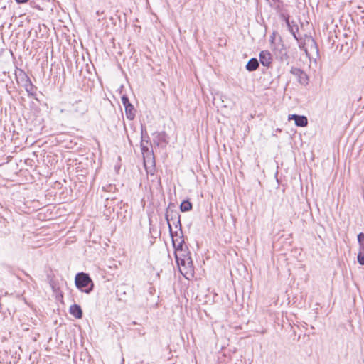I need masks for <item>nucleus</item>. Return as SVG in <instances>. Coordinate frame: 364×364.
<instances>
[{
  "label": "nucleus",
  "mask_w": 364,
  "mask_h": 364,
  "mask_svg": "<svg viewBox=\"0 0 364 364\" xmlns=\"http://www.w3.org/2000/svg\"><path fill=\"white\" fill-rule=\"evenodd\" d=\"M15 77L18 85H22L29 96H34L36 93L37 87L32 83L29 77L22 69L16 68Z\"/></svg>",
  "instance_id": "1"
},
{
  "label": "nucleus",
  "mask_w": 364,
  "mask_h": 364,
  "mask_svg": "<svg viewBox=\"0 0 364 364\" xmlns=\"http://www.w3.org/2000/svg\"><path fill=\"white\" fill-rule=\"evenodd\" d=\"M75 284L80 291L87 294H90L94 289V283L89 274L83 272L75 275Z\"/></svg>",
  "instance_id": "2"
},
{
  "label": "nucleus",
  "mask_w": 364,
  "mask_h": 364,
  "mask_svg": "<svg viewBox=\"0 0 364 364\" xmlns=\"http://www.w3.org/2000/svg\"><path fill=\"white\" fill-rule=\"evenodd\" d=\"M172 207L174 208L175 205L174 203H171L166 210L165 219L167 221L168 227L169 224H171V222H172L176 228L181 230L182 227L181 222V215L178 210L172 209Z\"/></svg>",
  "instance_id": "3"
},
{
  "label": "nucleus",
  "mask_w": 364,
  "mask_h": 364,
  "mask_svg": "<svg viewBox=\"0 0 364 364\" xmlns=\"http://www.w3.org/2000/svg\"><path fill=\"white\" fill-rule=\"evenodd\" d=\"M301 50H304L306 55H309V52L315 53L318 55V47L316 41L311 36H305L304 44L299 46Z\"/></svg>",
  "instance_id": "4"
},
{
  "label": "nucleus",
  "mask_w": 364,
  "mask_h": 364,
  "mask_svg": "<svg viewBox=\"0 0 364 364\" xmlns=\"http://www.w3.org/2000/svg\"><path fill=\"white\" fill-rule=\"evenodd\" d=\"M88 110V100L86 97L80 98L72 105V112L77 115L81 116Z\"/></svg>",
  "instance_id": "5"
},
{
  "label": "nucleus",
  "mask_w": 364,
  "mask_h": 364,
  "mask_svg": "<svg viewBox=\"0 0 364 364\" xmlns=\"http://www.w3.org/2000/svg\"><path fill=\"white\" fill-rule=\"evenodd\" d=\"M121 100L124 107L127 118L129 120H133L135 117L136 110L133 105L129 102L128 96L123 95L121 97Z\"/></svg>",
  "instance_id": "6"
},
{
  "label": "nucleus",
  "mask_w": 364,
  "mask_h": 364,
  "mask_svg": "<svg viewBox=\"0 0 364 364\" xmlns=\"http://www.w3.org/2000/svg\"><path fill=\"white\" fill-rule=\"evenodd\" d=\"M290 73L296 77L297 82L301 85H306L309 83L307 74L299 68L291 67Z\"/></svg>",
  "instance_id": "7"
},
{
  "label": "nucleus",
  "mask_w": 364,
  "mask_h": 364,
  "mask_svg": "<svg viewBox=\"0 0 364 364\" xmlns=\"http://www.w3.org/2000/svg\"><path fill=\"white\" fill-rule=\"evenodd\" d=\"M274 55L277 60L280 62H286L289 63V56L288 55L287 48L284 44L278 45L274 49Z\"/></svg>",
  "instance_id": "8"
},
{
  "label": "nucleus",
  "mask_w": 364,
  "mask_h": 364,
  "mask_svg": "<svg viewBox=\"0 0 364 364\" xmlns=\"http://www.w3.org/2000/svg\"><path fill=\"white\" fill-rule=\"evenodd\" d=\"M259 60L261 64L267 68H269L272 63V57L269 51L262 50L259 55Z\"/></svg>",
  "instance_id": "9"
},
{
  "label": "nucleus",
  "mask_w": 364,
  "mask_h": 364,
  "mask_svg": "<svg viewBox=\"0 0 364 364\" xmlns=\"http://www.w3.org/2000/svg\"><path fill=\"white\" fill-rule=\"evenodd\" d=\"M289 120H294V123L297 127H304L308 124L307 117L304 115L290 114L289 115Z\"/></svg>",
  "instance_id": "10"
},
{
  "label": "nucleus",
  "mask_w": 364,
  "mask_h": 364,
  "mask_svg": "<svg viewBox=\"0 0 364 364\" xmlns=\"http://www.w3.org/2000/svg\"><path fill=\"white\" fill-rule=\"evenodd\" d=\"M169 233L172 239L173 245H175V242H178L181 239H183V233L182 230V228L178 231H173L171 224H169Z\"/></svg>",
  "instance_id": "11"
},
{
  "label": "nucleus",
  "mask_w": 364,
  "mask_h": 364,
  "mask_svg": "<svg viewBox=\"0 0 364 364\" xmlns=\"http://www.w3.org/2000/svg\"><path fill=\"white\" fill-rule=\"evenodd\" d=\"M69 312L76 318H81L83 315L81 306L77 304H74L70 306Z\"/></svg>",
  "instance_id": "12"
},
{
  "label": "nucleus",
  "mask_w": 364,
  "mask_h": 364,
  "mask_svg": "<svg viewBox=\"0 0 364 364\" xmlns=\"http://www.w3.org/2000/svg\"><path fill=\"white\" fill-rule=\"evenodd\" d=\"M154 135H156L155 139H154L153 141L156 146H160L162 143H164L165 144H168L167 139H166V134L164 132H156L154 134Z\"/></svg>",
  "instance_id": "13"
},
{
  "label": "nucleus",
  "mask_w": 364,
  "mask_h": 364,
  "mask_svg": "<svg viewBox=\"0 0 364 364\" xmlns=\"http://www.w3.org/2000/svg\"><path fill=\"white\" fill-rule=\"evenodd\" d=\"M259 60L256 58H252L246 64L245 68L248 71L252 72L256 70L259 68Z\"/></svg>",
  "instance_id": "14"
},
{
  "label": "nucleus",
  "mask_w": 364,
  "mask_h": 364,
  "mask_svg": "<svg viewBox=\"0 0 364 364\" xmlns=\"http://www.w3.org/2000/svg\"><path fill=\"white\" fill-rule=\"evenodd\" d=\"M141 142H144L146 144H151L150 138L146 129V127L141 125Z\"/></svg>",
  "instance_id": "15"
},
{
  "label": "nucleus",
  "mask_w": 364,
  "mask_h": 364,
  "mask_svg": "<svg viewBox=\"0 0 364 364\" xmlns=\"http://www.w3.org/2000/svg\"><path fill=\"white\" fill-rule=\"evenodd\" d=\"M193 208L192 203L189 200H184L180 205V210L181 212H187L191 210Z\"/></svg>",
  "instance_id": "16"
},
{
  "label": "nucleus",
  "mask_w": 364,
  "mask_h": 364,
  "mask_svg": "<svg viewBox=\"0 0 364 364\" xmlns=\"http://www.w3.org/2000/svg\"><path fill=\"white\" fill-rule=\"evenodd\" d=\"M141 153L144 156V158L145 159L146 156L148 157L149 155L153 156V151H150L148 144H145L144 142H141L140 144Z\"/></svg>",
  "instance_id": "17"
},
{
  "label": "nucleus",
  "mask_w": 364,
  "mask_h": 364,
  "mask_svg": "<svg viewBox=\"0 0 364 364\" xmlns=\"http://www.w3.org/2000/svg\"><path fill=\"white\" fill-rule=\"evenodd\" d=\"M287 25L289 28V31L293 35L294 38L297 40V37L296 36V32L299 31V28L297 25L291 26V23L289 21V18L286 20Z\"/></svg>",
  "instance_id": "18"
},
{
  "label": "nucleus",
  "mask_w": 364,
  "mask_h": 364,
  "mask_svg": "<svg viewBox=\"0 0 364 364\" xmlns=\"http://www.w3.org/2000/svg\"><path fill=\"white\" fill-rule=\"evenodd\" d=\"M184 245H185L184 239H181L178 242H175V245H173V246L176 252L183 251Z\"/></svg>",
  "instance_id": "19"
},
{
  "label": "nucleus",
  "mask_w": 364,
  "mask_h": 364,
  "mask_svg": "<svg viewBox=\"0 0 364 364\" xmlns=\"http://www.w3.org/2000/svg\"><path fill=\"white\" fill-rule=\"evenodd\" d=\"M182 256L183 257L181 259V262H180V264L181 265H185L186 262L188 264H193L191 257L189 256V253H188L186 255L183 254Z\"/></svg>",
  "instance_id": "20"
},
{
  "label": "nucleus",
  "mask_w": 364,
  "mask_h": 364,
  "mask_svg": "<svg viewBox=\"0 0 364 364\" xmlns=\"http://www.w3.org/2000/svg\"><path fill=\"white\" fill-rule=\"evenodd\" d=\"M49 283L53 292L58 294L60 292V287H58L57 282L53 279H51Z\"/></svg>",
  "instance_id": "21"
},
{
  "label": "nucleus",
  "mask_w": 364,
  "mask_h": 364,
  "mask_svg": "<svg viewBox=\"0 0 364 364\" xmlns=\"http://www.w3.org/2000/svg\"><path fill=\"white\" fill-rule=\"evenodd\" d=\"M358 242L359 243V245H360V250H364V233L363 232H360L358 235Z\"/></svg>",
  "instance_id": "22"
},
{
  "label": "nucleus",
  "mask_w": 364,
  "mask_h": 364,
  "mask_svg": "<svg viewBox=\"0 0 364 364\" xmlns=\"http://www.w3.org/2000/svg\"><path fill=\"white\" fill-rule=\"evenodd\" d=\"M146 163V161H144V166H145V168H146V172L148 173H150L151 175H153L154 173V169H155L154 156H152V163H153V164H152L151 168H147Z\"/></svg>",
  "instance_id": "23"
},
{
  "label": "nucleus",
  "mask_w": 364,
  "mask_h": 364,
  "mask_svg": "<svg viewBox=\"0 0 364 364\" xmlns=\"http://www.w3.org/2000/svg\"><path fill=\"white\" fill-rule=\"evenodd\" d=\"M358 262L360 265H364V254L359 252L358 255Z\"/></svg>",
  "instance_id": "24"
},
{
  "label": "nucleus",
  "mask_w": 364,
  "mask_h": 364,
  "mask_svg": "<svg viewBox=\"0 0 364 364\" xmlns=\"http://www.w3.org/2000/svg\"><path fill=\"white\" fill-rule=\"evenodd\" d=\"M31 5L32 7L36 8L38 10H42V9L41 8L40 5L36 4V3L35 2L34 0L31 1Z\"/></svg>",
  "instance_id": "25"
},
{
  "label": "nucleus",
  "mask_w": 364,
  "mask_h": 364,
  "mask_svg": "<svg viewBox=\"0 0 364 364\" xmlns=\"http://www.w3.org/2000/svg\"><path fill=\"white\" fill-rule=\"evenodd\" d=\"M17 4H24L28 1V0H15Z\"/></svg>",
  "instance_id": "26"
},
{
  "label": "nucleus",
  "mask_w": 364,
  "mask_h": 364,
  "mask_svg": "<svg viewBox=\"0 0 364 364\" xmlns=\"http://www.w3.org/2000/svg\"><path fill=\"white\" fill-rule=\"evenodd\" d=\"M136 330L138 331V333H139V335H144V334H145V332H144V331H142L141 329H140V328H136Z\"/></svg>",
  "instance_id": "27"
},
{
  "label": "nucleus",
  "mask_w": 364,
  "mask_h": 364,
  "mask_svg": "<svg viewBox=\"0 0 364 364\" xmlns=\"http://www.w3.org/2000/svg\"><path fill=\"white\" fill-rule=\"evenodd\" d=\"M176 259L177 262H178V257L176 255Z\"/></svg>",
  "instance_id": "28"
}]
</instances>
